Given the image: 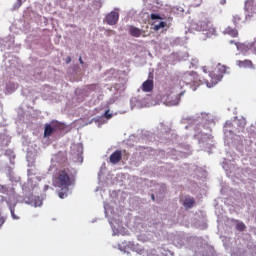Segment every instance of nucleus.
Returning a JSON list of instances; mask_svg holds the SVG:
<instances>
[{
  "mask_svg": "<svg viewBox=\"0 0 256 256\" xmlns=\"http://www.w3.org/2000/svg\"><path fill=\"white\" fill-rule=\"evenodd\" d=\"M247 49H249V51H252V53H256V37L254 39L253 42L247 44Z\"/></svg>",
  "mask_w": 256,
  "mask_h": 256,
  "instance_id": "14",
  "label": "nucleus"
},
{
  "mask_svg": "<svg viewBox=\"0 0 256 256\" xmlns=\"http://www.w3.org/2000/svg\"><path fill=\"white\" fill-rule=\"evenodd\" d=\"M227 69V66L218 64L214 71L209 73V80H206L207 87H215L223 79V76L227 73Z\"/></svg>",
  "mask_w": 256,
  "mask_h": 256,
  "instance_id": "3",
  "label": "nucleus"
},
{
  "mask_svg": "<svg viewBox=\"0 0 256 256\" xmlns=\"http://www.w3.org/2000/svg\"><path fill=\"white\" fill-rule=\"evenodd\" d=\"M109 159L112 165H117V163H119L121 159H123V153L121 152V150H116L110 155Z\"/></svg>",
  "mask_w": 256,
  "mask_h": 256,
  "instance_id": "8",
  "label": "nucleus"
},
{
  "mask_svg": "<svg viewBox=\"0 0 256 256\" xmlns=\"http://www.w3.org/2000/svg\"><path fill=\"white\" fill-rule=\"evenodd\" d=\"M129 33L132 37H141V35L143 34V30L135 26H130Z\"/></svg>",
  "mask_w": 256,
  "mask_h": 256,
  "instance_id": "10",
  "label": "nucleus"
},
{
  "mask_svg": "<svg viewBox=\"0 0 256 256\" xmlns=\"http://www.w3.org/2000/svg\"><path fill=\"white\" fill-rule=\"evenodd\" d=\"M175 84L171 81L165 82L160 90V99L167 107H173L181 103V97L185 95V92H181L176 96H173Z\"/></svg>",
  "mask_w": 256,
  "mask_h": 256,
  "instance_id": "2",
  "label": "nucleus"
},
{
  "mask_svg": "<svg viewBox=\"0 0 256 256\" xmlns=\"http://www.w3.org/2000/svg\"><path fill=\"white\" fill-rule=\"evenodd\" d=\"M151 19H161V16H159V14H151Z\"/></svg>",
  "mask_w": 256,
  "mask_h": 256,
  "instance_id": "20",
  "label": "nucleus"
},
{
  "mask_svg": "<svg viewBox=\"0 0 256 256\" xmlns=\"http://www.w3.org/2000/svg\"><path fill=\"white\" fill-rule=\"evenodd\" d=\"M12 215H13V217H15V214H14V212H12Z\"/></svg>",
  "mask_w": 256,
  "mask_h": 256,
  "instance_id": "26",
  "label": "nucleus"
},
{
  "mask_svg": "<svg viewBox=\"0 0 256 256\" xmlns=\"http://www.w3.org/2000/svg\"><path fill=\"white\" fill-rule=\"evenodd\" d=\"M195 205V199L193 198H186L184 201V207L187 209H191Z\"/></svg>",
  "mask_w": 256,
  "mask_h": 256,
  "instance_id": "13",
  "label": "nucleus"
},
{
  "mask_svg": "<svg viewBox=\"0 0 256 256\" xmlns=\"http://www.w3.org/2000/svg\"><path fill=\"white\" fill-rule=\"evenodd\" d=\"M154 27V31H159V29H164V27H167V22H158L155 21L153 24H152Z\"/></svg>",
  "mask_w": 256,
  "mask_h": 256,
  "instance_id": "12",
  "label": "nucleus"
},
{
  "mask_svg": "<svg viewBox=\"0 0 256 256\" xmlns=\"http://www.w3.org/2000/svg\"><path fill=\"white\" fill-rule=\"evenodd\" d=\"M75 185V172L70 168H63L59 170L57 176L54 179V187H59L61 190L58 191L60 199H65L69 193V187Z\"/></svg>",
  "mask_w": 256,
  "mask_h": 256,
  "instance_id": "1",
  "label": "nucleus"
},
{
  "mask_svg": "<svg viewBox=\"0 0 256 256\" xmlns=\"http://www.w3.org/2000/svg\"><path fill=\"white\" fill-rule=\"evenodd\" d=\"M237 231H245L247 229V226H245V223L239 222L236 224Z\"/></svg>",
  "mask_w": 256,
  "mask_h": 256,
  "instance_id": "15",
  "label": "nucleus"
},
{
  "mask_svg": "<svg viewBox=\"0 0 256 256\" xmlns=\"http://www.w3.org/2000/svg\"><path fill=\"white\" fill-rule=\"evenodd\" d=\"M202 71H204V73H207V66L202 67Z\"/></svg>",
  "mask_w": 256,
  "mask_h": 256,
  "instance_id": "22",
  "label": "nucleus"
},
{
  "mask_svg": "<svg viewBox=\"0 0 256 256\" xmlns=\"http://www.w3.org/2000/svg\"><path fill=\"white\" fill-rule=\"evenodd\" d=\"M224 35H229L230 37H239V31L237 29L232 28L231 26H228L224 31Z\"/></svg>",
  "mask_w": 256,
  "mask_h": 256,
  "instance_id": "9",
  "label": "nucleus"
},
{
  "mask_svg": "<svg viewBox=\"0 0 256 256\" xmlns=\"http://www.w3.org/2000/svg\"><path fill=\"white\" fill-rule=\"evenodd\" d=\"M117 21H119V13L116 11H112L106 16V23L108 25H117Z\"/></svg>",
  "mask_w": 256,
  "mask_h": 256,
  "instance_id": "7",
  "label": "nucleus"
},
{
  "mask_svg": "<svg viewBox=\"0 0 256 256\" xmlns=\"http://www.w3.org/2000/svg\"><path fill=\"white\" fill-rule=\"evenodd\" d=\"M151 199H152V201H155V194L151 195Z\"/></svg>",
  "mask_w": 256,
  "mask_h": 256,
  "instance_id": "24",
  "label": "nucleus"
},
{
  "mask_svg": "<svg viewBox=\"0 0 256 256\" xmlns=\"http://www.w3.org/2000/svg\"><path fill=\"white\" fill-rule=\"evenodd\" d=\"M197 31H205L207 37H211V35L217 33V30L213 27V23L207 19L197 23Z\"/></svg>",
  "mask_w": 256,
  "mask_h": 256,
  "instance_id": "4",
  "label": "nucleus"
},
{
  "mask_svg": "<svg viewBox=\"0 0 256 256\" xmlns=\"http://www.w3.org/2000/svg\"><path fill=\"white\" fill-rule=\"evenodd\" d=\"M230 45H236V47H237V49H239V47H241V44L239 43V42H235V41H233V40H230Z\"/></svg>",
  "mask_w": 256,
  "mask_h": 256,
  "instance_id": "18",
  "label": "nucleus"
},
{
  "mask_svg": "<svg viewBox=\"0 0 256 256\" xmlns=\"http://www.w3.org/2000/svg\"><path fill=\"white\" fill-rule=\"evenodd\" d=\"M9 191V189L7 188V186H3V185H0V193H7Z\"/></svg>",
  "mask_w": 256,
  "mask_h": 256,
  "instance_id": "17",
  "label": "nucleus"
},
{
  "mask_svg": "<svg viewBox=\"0 0 256 256\" xmlns=\"http://www.w3.org/2000/svg\"><path fill=\"white\" fill-rule=\"evenodd\" d=\"M79 61H80L81 65H83V63H84V62H83V58L80 57V58H79Z\"/></svg>",
  "mask_w": 256,
  "mask_h": 256,
  "instance_id": "25",
  "label": "nucleus"
},
{
  "mask_svg": "<svg viewBox=\"0 0 256 256\" xmlns=\"http://www.w3.org/2000/svg\"><path fill=\"white\" fill-rule=\"evenodd\" d=\"M66 63H71V57H67Z\"/></svg>",
  "mask_w": 256,
  "mask_h": 256,
  "instance_id": "23",
  "label": "nucleus"
},
{
  "mask_svg": "<svg viewBox=\"0 0 256 256\" xmlns=\"http://www.w3.org/2000/svg\"><path fill=\"white\" fill-rule=\"evenodd\" d=\"M241 21V17L239 15H234L232 18V23H234L235 27L239 25V22Z\"/></svg>",
  "mask_w": 256,
  "mask_h": 256,
  "instance_id": "16",
  "label": "nucleus"
},
{
  "mask_svg": "<svg viewBox=\"0 0 256 256\" xmlns=\"http://www.w3.org/2000/svg\"><path fill=\"white\" fill-rule=\"evenodd\" d=\"M155 87V84L153 82V75L149 74L148 80L144 81L141 89L144 93H151Z\"/></svg>",
  "mask_w": 256,
  "mask_h": 256,
  "instance_id": "6",
  "label": "nucleus"
},
{
  "mask_svg": "<svg viewBox=\"0 0 256 256\" xmlns=\"http://www.w3.org/2000/svg\"><path fill=\"white\" fill-rule=\"evenodd\" d=\"M104 116H105L106 119H111V117H113L112 114H109V110H107V111L105 112Z\"/></svg>",
  "mask_w": 256,
  "mask_h": 256,
  "instance_id": "19",
  "label": "nucleus"
},
{
  "mask_svg": "<svg viewBox=\"0 0 256 256\" xmlns=\"http://www.w3.org/2000/svg\"><path fill=\"white\" fill-rule=\"evenodd\" d=\"M63 128V123L57 121H52L50 124H45L44 137H51L55 131H61Z\"/></svg>",
  "mask_w": 256,
  "mask_h": 256,
  "instance_id": "5",
  "label": "nucleus"
},
{
  "mask_svg": "<svg viewBox=\"0 0 256 256\" xmlns=\"http://www.w3.org/2000/svg\"><path fill=\"white\" fill-rule=\"evenodd\" d=\"M17 3L19 5V7H21V5L23 4V0H17Z\"/></svg>",
  "mask_w": 256,
  "mask_h": 256,
  "instance_id": "21",
  "label": "nucleus"
},
{
  "mask_svg": "<svg viewBox=\"0 0 256 256\" xmlns=\"http://www.w3.org/2000/svg\"><path fill=\"white\" fill-rule=\"evenodd\" d=\"M236 65H238V67L247 69V67H253V62L251 60H238L236 61Z\"/></svg>",
  "mask_w": 256,
  "mask_h": 256,
  "instance_id": "11",
  "label": "nucleus"
}]
</instances>
